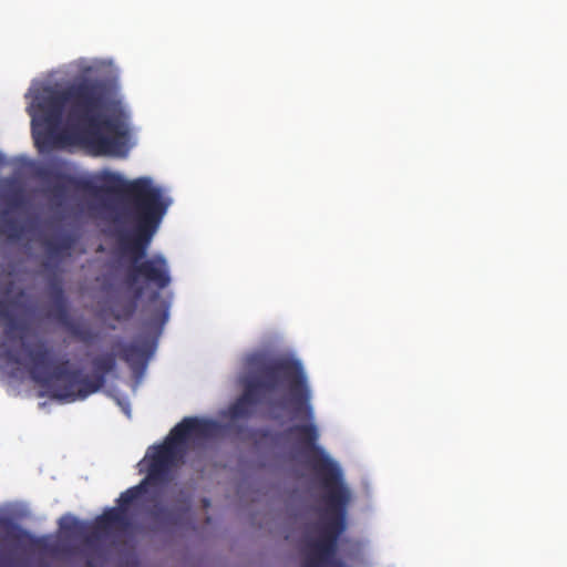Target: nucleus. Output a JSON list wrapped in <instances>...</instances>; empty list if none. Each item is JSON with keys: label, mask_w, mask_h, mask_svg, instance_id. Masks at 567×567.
Masks as SVG:
<instances>
[{"label": "nucleus", "mask_w": 567, "mask_h": 567, "mask_svg": "<svg viewBox=\"0 0 567 567\" xmlns=\"http://www.w3.org/2000/svg\"><path fill=\"white\" fill-rule=\"evenodd\" d=\"M103 181L107 193L122 198L121 205L112 208L110 220L121 256L130 261L124 284L135 288L142 281L158 290L165 289L172 281L167 259L161 254L146 258V252L171 199L148 177L125 181L118 174L107 173Z\"/></svg>", "instance_id": "1"}, {"label": "nucleus", "mask_w": 567, "mask_h": 567, "mask_svg": "<svg viewBox=\"0 0 567 567\" xmlns=\"http://www.w3.org/2000/svg\"><path fill=\"white\" fill-rule=\"evenodd\" d=\"M112 100L111 85L97 78L76 79L62 91L44 86L34 96L31 122L60 124L65 110L79 142L96 155L124 156L127 130L120 118L106 114Z\"/></svg>", "instance_id": "2"}, {"label": "nucleus", "mask_w": 567, "mask_h": 567, "mask_svg": "<svg viewBox=\"0 0 567 567\" xmlns=\"http://www.w3.org/2000/svg\"><path fill=\"white\" fill-rule=\"evenodd\" d=\"M324 489L322 499L326 504V522L320 535L310 542L309 553L302 567H344L336 558L338 539L346 527V509L350 501V492L342 481L339 466L328 456L321 455L313 465Z\"/></svg>", "instance_id": "3"}, {"label": "nucleus", "mask_w": 567, "mask_h": 567, "mask_svg": "<svg viewBox=\"0 0 567 567\" xmlns=\"http://www.w3.org/2000/svg\"><path fill=\"white\" fill-rule=\"evenodd\" d=\"M284 383L288 384L291 401L296 405L295 416L303 413L307 419H312L311 392L307 377L302 364L290 358H277L260 367L258 377L246 382L241 396L230 406L231 415L248 416L252 406L260 401L261 391L272 392Z\"/></svg>", "instance_id": "4"}, {"label": "nucleus", "mask_w": 567, "mask_h": 567, "mask_svg": "<svg viewBox=\"0 0 567 567\" xmlns=\"http://www.w3.org/2000/svg\"><path fill=\"white\" fill-rule=\"evenodd\" d=\"M217 429V422L196 416L184 417L176 424L165 441L153 446V453L148 454L147 475L138 484L142 485V494L147 492L148 485H164L172 480V468L184 457L187 442L208 440Z\"/></svg>", "instance_id": "5"}, {"label": "nucleus", "mask_w": 567, "mask_h": 567, "mask_svg": "<svg viewBox=\"0 0 567 567\" xmlns=\"http://www.w3.org/2000/svg\"><path fill=\"white\" fill-rule=\"evenodd\" d=\"M142 485H135L121 493L117 506L107 508L96 517L94 529L89 532L84 523L71 515H64L59 520V529L63 537L80 538L84 544L93 548L100 540V533L109 534L113 530H127L132 526L128 515L131 505L141 499Z\"/></svg>", "instance_id": "6"}, {"label": "nucleus", "mask_w": 567, "mask_h": 567, "mask_svg": "<svg viewBox=\"0 0 567 567\" xmlns=\"http://www.w3.org/2000/svg\"><path fill=\"white\" fill-rule=\"evenodd\" d=\"M94 374L92 378L82 377L80 370L69 369V360L56 365L55 378H66V383L54 391L56 399L65 402L84 400L100 391L105 384L106 374L115 370L116 354L107 352L93 359Z\"/></svg>", "instance_id": "7"}, {"label": "nucleus", "mask_w": 567, "mask_h": 567, "mask_svg": "<svg viewBox=\"0 0 567 567\" xmlns=\"http://www.w3.org/2000/svg\"><path fill=\"white\" fill-rule=\"evenodd\" d=\"M27 351L32 363V379L43 388L48 389L50 395L56 399L54 391L66 383V378L54 377L56 365L50 373L44 371L51 362V351L43 343L34 348H27Z\"/></svg>", "instance_id": "8"}, {"label": "nucleus", "mask_w": 567, "mask_h": 567, "mask_svg": "<svg viewBox=\"0 0 567 567\" xmlns=\"http://www.w3.org/2000/svg\"><path fill=\"white\" fill-rule=\"evenodd\" d=\"M35 176L48 185V193L54 198H64L69 190L86 187L83 181L52 167H39Z\"/></svg>", "instance_id": "9"}, {"label": "nucleus", "mask_w": 567, "mask_h": 567, "mask_svg": "<svg viewBox=\"0 0 567 567\" xmlns=\"http://www.w3.org/2000/svg\"><path fill=\"white\" fill-rule=\"evenodd\" d=\"M31 125L34 143L40 151L62 148L71 144V136L58 130L60 124L31 122Z\"/></svg>", "instance_id": "10"}, {"label": "nucleus", "mask_w": 567, "mask_h": 567, "mask_svg": "<svg viewBox=\"0 0 567 567\" xmlns=\"http://www.w3.org/2000/svg\"><path fill=\"white\" fill-rule=\"evenodd\" d=\"M75 241L72 234L61 233L44 237L42 247L49 259L59 261L71 256Z\"/></svg>", "instance_id": "11"}, {"label": "nucleus", "mask_w": 567, "mask_h": 567, "mask_svg": "<svg viewBox=\"0 0 567 567\" xmlns=\"http://www.w3.org/2000/svg\"><path fill=\"white\" fill-rule=\"evenodd\" d=\"M288 404L291 408V414L293 419H305L309 421L306 424H296L289 427L288 433L297 436L298 441L303 444L307 449L319 451L316 446L319 434L317 426L312 423V419H307L303 413H301L298 417L293 414V408L296 406L291 401V395L289 396Z\"/></svg>", "instance_id": "12"}, {"label": "nucleus", "mask_w": 567, "mask_h": 567, "mask_svg": "<svg viewBox=\"0 0 567 567\" xmlns=\"http://www.w3.org/2000/svg\"><path fill=\"white\" fill-rule=\"evenodd\" d=\"M116 348L118 349V357L133 370H136L137 368L144 369L150 355L152 354L151 349L135 342L118 343Z\"/></svg>", "instance_id": "13"}, {"label": "nucleus", "mask_w": 567, "mask_h": 567, "mask_svg": "<svg viewBox=\"0 0 567 567\" xmlns=\"http://www.w3.org/2000/svg\"><path fill=\"white\" fill-rule=\"evenodd\" d=\"M134 289L132 299L118 302L113 307V317L117 321H126L133 317L137 309V301L144 293V287L137 286Z\"/></svg>", "instance_id": "14"}, {"label": "nucleus", "mask_w": 567, "mask_h": 567, "mask_svg": "<svg viewBox=\"0 0 567 567\" xmlns=\"http://www.w3.org/2000/svg\"><path fill=\"white\" fill-rule=\"evenodd\" d=\"M22 231L23 228L17 219L10 217L7 212L1 213L0 234L16 240L21 237Z\"/></svg>", "instance_id": "15"}, {"label": "nucleus", "mask_w": 567, "mask_h": 567, "mask_svg": "<svg viewBox=\"0 0 567 567\" xmlns=\"http://www.w3.org/2000/svg\"><path fill=\"white\" fill-rule=\"evenodd\" d=\"M0 318L7 321V328L4 330L6 337L10 339L13 338L14 331L20 327L10 312V303L2 299H0Z\"/></svg>", "instance_id": "16"}, {"label": "nucleus", "mask_w": 567, "mask_h": 567, "mask_svg": "<svg viewBox=\"0 0 567 567\" xmlns=\"http://www.w3.org/2000/svg\"><path fill=\"white\" fill-rule=\"evenodd\" d=\"M168 319V303L159 301V306L155 308L148 319L146 320L147 326L163 327Z\"/></svg>", "instance_id": "17"}, {"label": "nucleus", "mask_w": 567, "mask_h": 567, "mask_svg": "<svg viewBox=\"0 0 567 567\" xmlns=\"http://www.w3.org/2000/svg\"><path fill=\"white\" fill-rule=\"evenodd\" d=\"M147 513H148L150 517L156 522H165L168 519V516H169L168 509L161 503L154 504L148 509Z\"/></svg>", "instance_id": "18"}, {"label": "nucleus", "mask_w": 567, "mask_h": 567, "mask_svg": "<svg viewBox=\"0 0 567 567\" xmlns=\"http://www.w3.org/2000/svg\"><path fill=\"white\" fill-rule=\"evenodd\" d=\"M50 297L53 302L63 301L65 299L62 284L59 279H53L49 284Z\"/></svg>", "instance_id": "19"}, {"label": "nucleus", "mask_w": 567, "mask_h": 567, "mask_svg": "<svg viewBox=\"0 0 567 567\" xmlns=\"http://www.w3.org/2000/svg\"><path fill=\"white\" fill-rule=\"evenodd\" d=\"M52 316L60 322L65 323L69 319L66 300L53 302Z\"/></svg>", "instance_id": "20"}, {"label": "nucleus", "mask_w": 567, "mask_h": 567, "mask_svg": "<svg viewBox=\"0 0 567 567\" xmlns=\"http://www.w3.org/2000/svg\"><path fill=\"white\" fill-rule=\"evenodd\" d=\"M52 316L60 322L65 323L69 319L66 300L53 302Z\"/></svg>", "instance_id": "21"}, {"label": "nucleus", "mask_w": 567, "mask_h": 567, "mask_svg": "<svg viewBox=\"0 0 567 567\" xmlns=\"http://www.w3.org/2000/svg\"><path fill=\"white\" fill-rule=\"evenodd\" d=\"M2 524L12 529L11 536L16 539H31V536L25 530L21 529L18 525L13 524L10 519H2Z\"/></svg>", "instance_id": "22"}, {"label": "nucleus", "mask_w": 567, "mask_h": 567, "mask_svg": "<svg viewBox=\"0 0 567 567\" xmlns=\"http://www.w3.org/2000/svg\"><path fill=\"white\" fill-rule=\"evenodd\" d=\"M101 553L99 551H87L85 560L86 567H96L101 560Z\"/></svg>", "instance_id": "23"}, {"label": "nucleus", "mask_w": 567, "mask_h": 567, "mask_svg": "<svg viewBox=\"0 0 567 567\" xmlns=\"http://www.w3.org/2000/svg\"><path fill=\"white\" fill-rule=\"evenodd\" d=\"M158 300H159V292L158 291L153 292L150 297V301L154 302V301H158Z\"/></svg>", "instance_id": "24"}, {"label": "nucleus", "mask_w": 567, "mask_h": 567, "mask_svg": "<svg viewBox=\"0 0 567 567\" xmlns=\"http://www.w3.org/2000/svg\"><path fill=\"white\" fill-rule=\"evenodd\" d=\"M21 198H14V200H12V204L14 205H19L21 203Z\"/></svg>", "instance_id": "25"}, {"label": "nucleus", "mask_w": 567, "mask_h": 567, "mask_svg": "<svg viewBox=\"0 0 567 567\" xmlns=\"http://www.w3.org/2000/svg\"><path fill=\"white\" fill-rule=\"evenodd\" d=\"M79 337L82 339V340H86V337H85V333H79Z\"/></svg>", "instance_id": "26"}, {"label": "nucleus", "mask_w": 567, "mask_h": 567, "mask_svg": "<svg viewBox=\"0 0 567 567\" xmlns=\"http://www.w3.org/2000/svg\"><path fill=\"white\" fill-rule=\"evenodd\" d=\"M2 162H3V158H2V156L0 155V164H1Z\"/></svg>", "instance_id": "27"}]
</instances>
